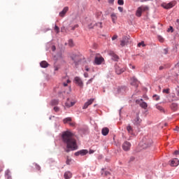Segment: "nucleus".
Listing matches in <instances>:
<instances>
[{"mask_svg":"<svg viewBox=\"0 0 179 179\" xmlns=\"http://www.w3.org/2000/svg\"><path fill=\"white\" fill-rule=\"evenodd\" d=\"M126 129L129 135H134V128L131 127V124H128Z\"/></svg>","mask_w":179,"mask_h":179,"instance_id":"18","label":"nucleus"},{"mask_svg":"<svg viewBox=\"0 0 179 179\" xmlns=\"http://www.w3.org/2000/svg\"><path fill=\"white\" fill-rule=\"evenodd\" d=\"M178 164H179V160L177 158H173L170 163V166H171V167H177Z\"/></svg>","mask_w":179,"mask_h":179,"instance_id":"11","label":"nucleus"},{"mask_svg":"<svg viewBox=\"0 0 179 179\" xmlns=\"http://www.w3.org/2000/svg\"><path fill=\"white\" fill-rule=\"evenodd\" d=\"M141 122H142V119H141L139 115L137 114L136 117L133 120V123L134 125H141Z\"/></svg>","mask_w":179,"mask_h":179,"instance_id":"7","label":"nucleus"},{"mask_svg":"<svg viewBox=\"0 0 179 179\" xmlns=\"http://www.w3.org/2000/svg\"><path fill=\"white\" fill-rule=\"evenodd\" d=\"M55 30L56 33H59V27H58V26L55 25Z\"/></svg>","mask_w":179,"mask_h":179,"instance_id":"38","label":"nucleus"},{"mask_svg":"<svg viewBox=\"0 0 179 179\" xmlns=\"http://www.w3.org/2000/svg\"><path fill=\"white\" fill-rule=\"evenodd\" d=\"M162 92H163V93H166V94H170V89L167 88V89L163 90Z\"/></svg>","mask_w":179,"mask_h":179,"instance_id":"35","label":"nucleus"},{"mask_svg":"<svg viewBox=\"0 0 179 179\" xmlns=\"http://www.w3.org/2000/svg\"><path fill=\"white\" fill-rule=\"evenodd\" d=\"M92 79H90V80L87 81V85H89V83H92Z\"/></svg>","mask_w":179,"mask_h":179,"instance_id":"54","label":"nucleus"},{"mask_svg":"<svg viewBox=\"0 0 179 179\" xmlns=\"http://www.w3.org/2000/svg\"><path fill=\"white\" fill-rule=\"evenodd\" d=\"M122 149H123V150H124V152H128V150H129L131 149V143H129L128 141H125L122 144Z\"/></svg>","mask_w":179,"mask_h":179,"instance_id":"5","label":"nucleus"},{"mask_svg":"<svg viewBox=\"0 0 179 179\" xmlns=\"http://www.w3.org/2000/svg\"><path fill=\"white\" fill-rule=\"evenodd\" d=\"M54 110L55 111V113H58V111H59V108L55 106V107L54 108Z\"/></svg>","mask_w":179,"mask_h":179,"instance_id":"44","label":"nucleus"},{"mask_svg":"<svg viewBox=\"0 0 179 179\" xmlns=\"http://www.w3.org/2000/svg\"><path fill=\"white\" fill-rule=\"evenodd\" d=\"M72 121V118L71 117H66L63 120L64 124H69Z\"/></svg>","mask_w":179,"mask_h":179,"instance_id":"26","label":"nucleus"},{"mask_svg":"<svg viewBox=\"0 0 179 179\" xmlns=\"http://www.w3.org/2000/svg\"><path fill=\"white\" fill-rule=\"evenodd\" d=\"M153 143V141L150 138H143V141L140 143V145L142 146L143 149L146 148H150V145Z\"/></svg>","mask_w":179,"mask_h":179,"instance_id":"2","label":"nucleus"},{"mask_svg":"<svg viewBox=\"0 0 179 179\" xmlns=\"http://www.w3.org/2000/svg\"><path fill=\"white\" fill-rule=\"evenodd\" d=\"M67 83H71V80H67Z\"/></svg>","mask_w":179,"mask_h":179,"instance_id":"60","label":"nucleus"},{"mask_svg":"<svg viewBox=\"0 0 179 179\" xmlns=\"http://www.w3.org/2000/svg\"><path fill=\"white\" fill-rule=\"evenodd\" d=\"M171 110H173V111H177V109L178 108V105H177V103H172L171 106Z\"/></svg>","mask_w":179,"mask_h":179,"instance_id":"25","label":"nucleus"},{"mask_svg":"<svg viewBox=\"0 0 179 179\" xmlns=\"http://www.w3.org/2000/svg\"><path fill=\"white\" fill-rule=\"evenodd\" d=\"M76 27H78V25H75L74 27H71V30H74L76 29Z\"/></svg>","mask_w":179,"mask_h":179,"instance_id":"53","label":"nucleus"},{"mask_svg":"<svg viewBox=\"0 0 179 179\" xmlns=\"http://www.w3.org/2000/svg\"><path fill=\"white\" fill-rule=\"evenodd\" d=\"M109 3H114V0H108Z\"/></svg>","mask_w":179,"mask_h":179,"instance_id":"49","label":"nucleus"},{"mask_svg":"<svg viewBox=\"0 0 179 179\" xmlns=\"http://www.w3.org/2000/svg\"><path fill=\"white\" fill-rule=\"evenodd\" d=\"M118 10H119L120 12H123L124 8H123L122 7H118Z\"/></svg>","mask_w":179,"mask_h":179,"instance_id":"46","label":"nucleus"},{"mask_svg":"<svg viewBox=\"0 0 179 179\" xmlns=\"http://www.w3.org/2000/svg\"><path fill=\"white\" fill-rule=\"evenodd\" d=\"M64 177L65 179H71L72 178V173L69 171H66L64 173Z\"/></svg>","mask_w":179,"mask_h":179,"instance_id":"19","label":"nucleus"},{"mask_svg":"<svg viewBox=\"0 0 179 179\" xmlns=\"http://www.w3.org/2000/svg\"><path fill=\"white\" fill-rule=\"evenodd\" d=\"M109 132H110V129H108V128L104 127L102 129L101 134L102 135H103V136H107Z\"/></svg>","mask_w":179,"mask_h":179,"instance_id":"20","label":"nucleus"},{"mask_svg":"<svg viewBox=\"0 0 179 179\" xmlns=\"http://www.w3.org/2000/svg\"><path fill=\"white\" fill-rule=\"evenodd\" d=\"M163 69H164V66H159V71H163Z\"/></svg>","mask_w":179,"mask_h":179,"instance_id":"47","label":"nucleus"},{"mask_svg":"<svg viewBox=\"0 0 179 179\" xmlns=\"http://www.w3.org/2000/svg\"><path fill=\"white\" fill-rule=\"evenodd\" d=\"M98 1H100V0H98Z\"/></svg>","mask_w":179,"mask_h":179,"instance_id":"64","label":"nucleus"},{"mask_svg":"<svg viewBox=\"0 0 179 179\" xmlns=\"http://www.w3.org/2000/svg\"><path fill=\"white\" fill-rule=\"evenodd\" d=\"M147 0H141V2H146Z\"/></svg>","mask_w":179,"mask_h":179,"instance_id":"59","label":"nucleus"},{"mask_svg":"<svg viewBox=\"0 0 179 179\" xmlns=\"http://www.w3.org/2000/svg\"><path fill=\"white\" fill-rule=\"evenodd\" d=\"M64 143L66 144L67 149L66 152L68 153L71 150H78V144L76 140L73 138V134L70 131H64L62 135Z\"/></svg>","mask_w":179,"mask_h":179,"instance_id":"1","label":"nucleus"},{"mask_svg":"<svg viewBox=\"0 0 179 179\" xmlns=\"http://www.w3.org/2000/svg\"><path fill=\"white\" fill-rule=\"evenodd\" d=\"M153 99H155L157 101L160 99V97H159L157 95H154Z\"/></svg>","mask_w":179,"mask_h":179,"instance_id":"42","label":"nucleus"},{"mask_svg":"<svg viewBox=\"0 0 179 179\" xmlns=\"http://www.w3.org/2000/svg\"><path fill=\"white\" fill-rule=\"evenodd\" d=\"M174 3L171 2V3H163L161 6H162V8H164V9H171V8H173L174 6Z\"/></svg>","mask_w":179,"mask_h":179,"instance_id":"6","label":"nucleus"},{"mask_svg":"<svg viewBox=\"0 0 179 179\" xmlns=\"http://www.w3.org/2000/svg\"><path fill=\"white\" fill-rule=\"evenodd\" d=\"M84 76H85V78H88L89 77V74L87 73H85L84 74Z\"/></svg>","mask_w":179,"mask_h":179,"instance_id":"51","label":"nucleus"},{"mask_svg":"<svg viewBox=\"0 0 179 179\" xmlns=\"http://www.w3.org/2000/svg\"><path fill=\"white\" fill-rule=\"evenodd\" d=\"M104 62V58L103 57H96L94 59V63L96 65H101L103 62Z\"/></svg>","mask_w":179,"mask_h":179,"instance_id":"9","label":"nucleus"},{"mask_svg":"<svg viewBox=\"0 0 179 179\" xmlns=\"http://www.w3.org/2000/svg\"><path fill=\"white\" fill-rule=\"evenodd\" d=\"M129 43V38L128 36H124L122 40L120 42V45L124 47Z\"/></svg>","mask_w":179,"mask_h":179,"instance_id":"8","label":"nucleus"},{"mask_svg":"<svg viewBox=\"0 0 179 179\" xmlns=\"http://www.w3.org/2000/svg\"><path fill=\"white\" fill-rule=\"evenodd\" d=\"M157 109L161 111L162 113H164V109L161 106H157Z\"/></svg>","mask_w":179,"mask_h":179,"instance_id":"34","label":"nucleus"},{"mask_svg":"<svg viewBox=\"0 0 179 179\" xmlns=\"http://www.w3.org/2000/svg\"><path fill=\"white\" fill-rule=\"evenodd\" d=\"M70 58L73 61V64H75V65H78V62H79V61H80V57H79V55H78L76 54L73 53V54L70 55Z\"/></svg>","mask_w":179,"mask_h":179,"instance_id":"4","label":"nucleus"},{"mask_svg":"<svg viewBox=\"0 0 179 179\" xmlns=\"http://www.w3.org/2000/svg\"><path fill=\"white\" fill-rule=\"evenodd\" d=\"M167 31H168V32H170V31H171V33H173V31H174V29H173V27H169V28L168 29Z\"/></svg>","mask_w":179,"mask_h":179,"instance_id":"41","label":"nucleus"},{"mask_svg":"<svg viewBox=\"0 0 179 179\" xmlns=\"http://www.w3.org/2000/svg\"><path fill=\"white\" fill-rule=\"evenodd\" d=\"M55 50H56V48H55V45H53V46L52 47V51H55Z\"/></svg>","mask_w":179,"mask_h":179,"instance_id":"55","label":"nucleus"},{"mask_svg":"<svg viewBox=\"0 0 179 179\" xmlns=\"http://www.w3.org/2000/svg\"><path fill=\"white\" fill-rule=\"evenodd\" d=\"M146 10H149V7L148 6H141L138 8L136 12V16L141 17L142 16V13L146 12Z\"/></svg>","mask_w":179,"mask_h":179,"instance_id":"3","label":"nucleus"},{"mask_svg":"<svg viewBox=\"0 0 179 179\" xmlns=\"http://www.w3.org/2000/svg\"><path fill=\"white\" fill-rule=\"evenodd\" d=\"M33 166L35 167V169L36 170H38V171H40L41 170V166H40V165H38V164H37L36 163H34Z\"/></svg>","mask_w":179,"mask_h":179,"instance_id":"31","label":"nucleus"},{"mask_svg":"<svg viewBox=\"0 0 179 179\" xmlns=\"http://www.w3.org/2000/svg\"><path fill=\"white\" fill-rule=\"evenodd\" d=\"M135 69V66H133V69Z\"/></svg>","mask_w":179,"mask_h":179,"instance_id":"63","label":"nucleus"},{"mask_svg":"<svg viewBox=\"0 0 179 179\" xmlns=\"http://www.w3.org/2000/svg\"><path fill=\"white\" fill-rule=\"evenodd\" d=\"M58 69H59V68H58V66H55V71H58Z\"/></svg>","mask_w":179,"mask_h":179,"instance_id":"58","label":"nucleus"},{"mask_svg":"<svg viewBox=\"0 0 179 179\" xmlns=\"http://www.w3.org/2000/svg\"><path fill=\"white\" fill-rule=\"evenodd\" d=\"M139 103L140 107H141V108H143L144 110H146V108H148V103L146 102H141V101H143V99H141L139 101H136V103Z\"/></svg>","mask_w":179,"mask_h":179,"instance_id":"12","label":"nucleus"},{"mask_svg":"<svg viewBox=\"0 0 179 179\" xmlns=\"http://www.w3.org/2000/svg\"><path fill=\"white\" fill-rule=\"evenodd\" d=\"M117 38H118V36L117 35H114L113 37H112V40L114 41V40H117Z\"/></svg>","mask_w":179,"mask_h":179,"instance_id":"43","label":"nucleus"},{"mask_svg":"<svg viewBox=\"0 0 179 179\" xmlns=\"http://www.w3.org/2000/svg\"><path fill=\"white\" fill-rule=\"evenodd\" d=\"M80 155V151L75 152V156H79Z\"/></svg>","mask_w":179,"mask_h":179,"instance_id":"48","label":"nucleus"},{"mask_svg":"<svg viewBox=\"0 0 179 179\" xmlns=\"http://www.w3.org/2000/svg\"><path fill=\"white\" fill-rule=\"evenodd\" d=\"M89 153V151L87 150H80V155L81 156H85V155H87Z\"/></svg>","mask_w":179,"mask_h":179,"instance_id":"27","label":"nucleus"},{"mask_svg":"<svg viewBox=\"0 0 179 179\" xmlns=\"http://www.w3.org/2000/svg\"><path fill=\"white\" fill-rule=\"evenodd\" d=\"M165 53L167 54V50H165Z\"/></svg>","mask_w":179,"mask_h":179,"instance_id":"62","label":"nucleus"},{"mask_svg":"<svg viewBox=\"0 0 179 179\" xmlns=\"http://www.w3.org/2000/svg\"><path fill=\"white\" fill-rule=\"evenodd\" d=\"M3 169V167H1V168L0 169V173H1V171H2Z\"/></svg>","mask_w":179,"mask_h":179,"instance_id":"61","label":"nucleus"},{"mask_svg":"<svg viewBox=\"0 0 179 179\" xmlns=\"http://www.w3.org/2000/svg\"><path fill=\"white\" fill-rule=\"evenodd\" d=\"M117 3L118 5H124V0H118Z\"/></svg>","mask_w":179,"mask_h":179,"instance_id":"40","label":"nucleus"},{"mask_svg":"<svg viewBox=\"0 0 179 179\" xmlns=\"http://www.w3.org/2000/svg\"><path fill=\"white\" fill-rule=\"evenodd\" d=\"M96 29H103V22H99L95 23Z\"/></svg>","mask_w":179,"mask_h":179,"instance_id":"23","label":"nucleus"},{"mask_svg":"<svg viewBox=\"0 0 179 179\" xmlns=\"http://www.w3.org/2000/svg\"><path fill=\"white\" fill-rule=\"evenodd\" d=\"M96 23L94 21H92L88 24V29H94Z\"/></svg>","mask_w":179,"mask_h":179,"instance_id":"28","label":"nucleus"},{"mask_svg":"<svg viewBox=\"0 0 179 179\" xmlns=\"http://www.w3.org/2000/svg\"><path fill=\"white\" fill-rule=\"evenodd\" d=\"M89 153H90V155H92V153H94V150H90L89 151Z\"/></svg>","mask_w":179,"mask_h":179,"instance_id":"50","label":"nucleus"},{"mask_svg":"<svg viewBox=\"0 0 179 179\" xmlns=\"http://www.w3.org/2000/svg\"><path fill=\"white\" fill-rule=\"evenodd\" d=\"M70 127H75V122L71 121L69 123Z\"/></svg>","mask_w":179,"mask_h":179,"instance_id":"45","label":"nucleus"},{"mask_svg":"<svg viewBox=\"0 0 179 179\" xmlns=\"http://www.w3.org/2000/svg\"><path fill=\"white\" fill-rule=\"evenodd\" d=\"M75 82L80 87H82L83 86V82H82V80L79 77H76L75 78Z\"/></svg>","mask_w":179,"mask_h":179,"instance_id":"16","label":"nucleus"},{"mask_svg":"<svg viewBox=\"0 0 179 179\" xmlns=\"http://www.w3.org/2000/svg\"><path fill=\"white\" fill-rule=\"evenodd\" d=\"M69 10V7L66 6L63 8V10L59 13V15L60 17H65V15H66V13Z\"/></svg>","mask_w":179,"mask_h":179,"instance_id":"10","label":"nucleus"},{"mask_svg":"<svg viewBox=\"0 0 179 179\" xmlns=\"http://www.w3.org/2000/svg\"><path fill=\"white\" fill-rule=\"evenodd\" d=\"M41 68H48V63L45 61H43L40 64Z\"/></svg>","mask_w":179,"mask_h":179,"instance_id":"24","label":"nucleus"},{"mask_svg":"<svg viewBox=\"0 0 179 179\" xmlns=\"http://www.w3.org/2000/svg\"><path fill=\"white\" fill-rule=\"evenodd\" d=\"M63 85H64V87H66V86H68V83H64Z\"/></svg>","mask_w":179,"mask_h":179,"instance_id":"57","label":"nucleus"},{"mask_svg":"<svg viewBox=\"0 0 179 179\" xmlns=\"http://www.w3.org/2000/svg\"><path fill=\"white\" fill-rule=\"evenodd\" d=\"M158 40L160 41V43H163L164 41V38H163L162 36H159Z\"/></svg>","mask_w":179,"mask_h":179,"instance_id":"39","label":"nucleus"},{"mask_svg":"<svg viewBox=\"0 0 179 179\" xmlns=\"http://www.w3.org/2000/svg\"><path fill=\"white\" fill-rule=\"evenodd\" d=\"M138 83H139V81H138V80L135 78V77H133L131 78L130 84L131 85V86H135L136 87H138Z\"/></svg>","mask_w":179,"mask_h":179,"instance_id":"13","label":"nucleus"},{"mask_svg":"<svg viewBox=\"0 0 179 179\" xmlns=\"http://www.w3.org/2000/svg\"><path fill=\"white\" fill-rule=\"evenodd\" d=\"M128 90V88L125 86L120 87L117 88L118 93H125Z\"/></svg>","mask_w":179,"mask_h":179,"instance_id":"17","label":"nucleus"},{"mask_svg":"<svg viewBox=\"0 0 179 179\" xmlns=\"http://www.w3.org/2000/svg\"><path fill=\"white\" fill-rule=\"evenodd\" d=\"M72 162H73L72 158H70L69 157H66V164H68L69 166V165H71Z\"/></svg>","mask_w":179,"mask_h":179,"instance_id":"30","label":"nucleus"},{"mask_svg":"<svg viewBox=\"0 0 179 179\" xmlns=\"http://www.w3.org/2000/svg\"><path fill=\"white\" fill-rule=\"evenodd\" d=\"M65 106H66V107L69 108L70 107L75 106V102H71V101H69V99H68L67 101L65 103Z\"/></svg>","mask_w":179,"mask_h":179,"instance_id":"22","label":"nucleus"},{"mask_svg":"<svg viewBox=\"0 0 179 179\" xmlns=\"http://www.w3.org/2000/svg\"><path fill=\"white\" fill-rule=\"evenodd\" d=\"M101 175L104 176V177H108L109 176H111V173L108 171L101 172Z\"/></svg>","mask_w":179,"mask_h":179,"instance_id":"33","label":"nucleus"},{"mask_svg":"<svg viewBox=\"0 0 179 179\" xmlns=\"http://www.w3.org/2000/svg\"><path fill=\"white\" fill-rule=\"evenodd\" d=\"M85 71H87V72H89V71H90L89 67L85 66Z\"/></svg>","mask_w":179,"mask_h":179,"instance_id":"56","label":"nucleus"},{"mask_svg":"<svg viewBox=\"0 0 179 179\" xmlns=\"http://www.w3.org/2000/svg\"><path fill=\"white\" fill-rule=\"evenodd\" d=\"M110 18H111L113 23H114V24L117 23V20L118 19V16L117 15V14L115 13H112L110 14Z\"/></svg>","mask_w":179,"mask_h":179,"instance_id":"14","label":"nucleus"},{"mask_svg":"<svg viewBox=\"0 0 179 179\" xmlns=\"http://www.w3.org/2000/svg\"><path fill=\"white\" fill-rule=\"evenodd\" d=\"M173 155H179V151L178 150H176L174 152Z\"/></svg>","mask_w":179,"mask_h":179,"instance_id":"52","label":"nucleus"},{"mask_svg":"<svg viewBox=\"0 0 179 179\" xmlns=\"http://www.w3.org/2000/svg\"><path fill=\"white\" fill-rule=\"evenodd\" d=\"M94 101V99H93L88 100V101L84 104V106L83 107V110H86V108H87V107H89V106H90L91 104H93Z\"/></svg>","mask_w":179,"mask_h":179,"instance_id":"15","label":"nucleus"},{"mask_svg":"<svg viewBox=\"0 0 179 179\" xmlns=\"http://www.w3.org/2000/svg\"><path fill=\"white\" fill-rule=\"evenodd\" d=\"M145 42L142 41L141 43H138V47H145Z\"/></svg>","mask_w":179,"mask_h":179,"instance_id":"37","label":"nucleus"},{"mask_svg":"<svg viewBox=\"0 0 179 179\" xmlns=\"http://www.w3.org/2000/svg\"><path fill=\"white\" fill-rule=\"evenodd\" d=\"M110 55L112 57V59H113V61H118V59H120V57H118V55H117L113 52H111L110 53Z\"/></svg>","mask_w":179,"mask_h":179,"instance_id":"21","label":"nucleus"},{"mask_svg":"<svg viewBox=\"0 0 179 179\" xmlns=\"http://www.w3.org/2000/svg\"><path fill=\"white\" fill-rule=\"evenodd\" d=\"M69 45L70 47H73V41H72V39L69 40Z\"/></svg>","mask_w":179,"mask_h":179,"instance_id":"36","label":"nucleus"},{"mask_svg":"<svg viewBox=\"0 0 179 179\" xmlns=\"http://www.w3.org/2000/svg\"><path fill=\"white\" fill-rule=\"evenodd\" d=\"M58 103H59L58 99H53L51 101L52 106H57L58 104Z\"/></svg>","mask_w":179,"mask_h":179,"instance_id":"32","label":"nucleus"},{"mask_svg":"<svg viewBox=\"0 0 179 179\" xmlns=\"http://www.w3.org/2000/svg\"><path fill=\"white\" fill-rule=\"evenodd\" d=\"M124 71V69L116 68V73L117 75H121V73H122Z\"/></svg>","mask_w":179,"mask_h":179,"instance_id":"29","label":"nucleus"}]
</instances>
